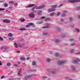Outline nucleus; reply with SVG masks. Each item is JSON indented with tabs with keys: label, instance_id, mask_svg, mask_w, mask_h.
Returning a JSON list of instances; mask_svg holds the SVG:
<instances>
[{
	"label": "nucleus",
	"instance_id": "1",
	"mask_svg": "<svg viewBox=\"0 0 80 80\" xmlns=\"http://www.w3.org/2000/svg\"><path fill=\"white\" fill-rule=\"evenodd\" d=\"M45 7V5H42L40 6L39 7H38L37 6H36L33 7L32 9V10L33 11V12H36V11H35V9H36V10H38L39 9H42V8H44Z\"/></svg>",
	"mask_w": 80,
	"mask_h": 80
},
{
	"label": "nucleus",
	"instance_id": "2",
	"mask_svg": "<svg viewBox=\"0 0 80 80\" xmlns=\"http://www.w3.org/2000/svg\"><path fill=\"white\" fill-rule=\"evenodd\" d=\"M70 3H75V2H80V0H69L68 1Z\"/></svg>",
	"mask_w": 80,
	"mask_h": 80
},
{
	"label": "nucleus",
	"instance_id": "3",
	"mask_svg": "<svg viewBox=\"0 0 80 80\" xmlns=\"http://www.w3.org/2000/svg\"><path fill=\"white\" fill-rule=\"evenodd\" d=\"M66 62L65 61H59L58 62V65H61L62 64H63V63H65Z\"/></svg>",
	"mask_w": 80,
	"mask_h": 80
},
{
	"label": "nucleus",
	"instance_id": "4",
	"mask_svg": "<svg viewBox=\"0 0 80 80\" xmlns=\"http://www.w3.org/2000/svg\"><path fill=\"white\" fill-rule=\"evenodd\" d=\"M35 5L33 4H29L28 6L26 7V8H32L33 7H34Z\"/></svg>",
	"mask_w": 80,
	"mask_h": 80
},
{
	"label": "nucleus",
	"instance_id": "5",
	"mask_svg": "<svg viewBox=\"0 0 80 80\" xmlns=\"http://www.w3.org/2000/svg\"><path fill=\"white\" fill-rule=\"evenodd\" d=\"M50 24L49 23H46V26L43 27H42V28H49L50 27Z\"/></svg>",
	"mask_w": 80,
	"mask_h": 80
},
{
	"label": "nucleus",
	"instance_id": "6",
	"mask_svg": "<svg viewBox=\"0 0 80 80\" xmlns=\"http://www.w3.org/2000/svg\"><path fill=\"white\" fill-rule=\"evenodd\" d=\"M29 16L30 18H34L35 17V14L32 12H31L29 14Z\"/></svg>",
	"mask_w": 80,
	"mask_h": 80
},
{
	"label": "nucleus",
	"instance_id": "7",
	"mask_svg": "<svg viewBox=\"0 0 80 80\" xmlns=\"http://www.w3.org/2000/svg\"><path fill=\"white\" fill-rule=\"evenodd\" d=\"M3 22H4V23H10V21L8 19H6L3 20Z\"/></svg>",
	"mask_w": 80,
	"mask_h": 80
},
{
	"label": "nucleus",
	"instance_id": "8",
	"mask_svg": "<svg viewBox=\"0 0 80 80\" xmlns=\"http://www.w3.org/2000/svg\"><path fill=\"white\" fill-rule=\"evenodd\" d=\"M55 11V9L51 8L48 9V12H54V11Z\"/></svg>",
	"mask_w": 80,
	"mask_h": 80
},
{
	"label": "nucleus",
	"instance_id": "9",
	"mask_svg": "<svg viewBox=\"0 0 80 80\" xmlns=\"http://www.w3.org/2000/svg\"><path fill=\"white\" fill-rule=\"evenodd\" d=\"M24 45H25L24 43H22L21 45H20V43L18 44V47H19L20 48H22V47H23Z\"/></svg>",
	"mask_w": 80,
	"mask_h": 80
},
{
	"label": "nucleus",
	"instance_id": "10",
	"mask_svg": "<svg viewBox=\"0 0 80 80\" xmlns=\"http://www.w3.org/2000/svg\"><path fill=\"white\" fill-rule=\"evenodd\" d=\"M9 48L8 47L2 46L1 48V49H4V50H8Z\"/></svg>",
	"mask_w": 80,
	"mask_h": 80
},
{
	"label": "nucleus",
	"instance_id": "11",
	"mask_svg": "<svg viewBox=\"0 0 80 80\" xmlns=\"http://www.w3.org/2000/svg\"><path fill=\"white\" fill-rule=\"evenodd\" d=\"M78 62H80V59H78L77 60H75L73 61V63H78Z\"/></svg>",
	"mask_w": 80,
	"mask_h": 80
},
{
	"label": "nucleus",
	"instance_id": "12",
	"mask_svg": "<svg viewBox=\"0 0 80 80\" xmlns=\"http://www.w3.org/2000/svg\"><path fill=\"white\" fill-rule=\"evenodd\" d=\"M37 63V62L35 61H33L32 62V66H34V65H36Z\"/></svg>",
	"mask_w": 80,
	"mask_h": 80
},
{
	"label": "nucleus",
	"instance_id": "13",
	"mask_svg": "<svg viewBox=\"0 0 80 80\" xmlns=\"http://www.w3.org/2000/svg\"><path fill=\"white\" fill-rule=\"evenodd\" d=\"M34 75H35L32 74L31 75H29L26 76V77H27V78H32V77L33 76H34Z\"/></svg>",
	"mask_w": 80,
	"mask_h": 80
},
{
	"label": "nucleus",
	"instance_id": "14",
	"mask_svg": "<svg viewBox=\"0 0 80 80\" xmlns=\"http://www.w3.org/2000/svg\"><path fill=\"white\" fill-rule=\"evenodd\" d=\"M19 30H20L21 31H23L24 30H26V28H21L20 29H19Z\"/></svg>",
	"mask_w": 80,
	"mask_h": 80
},
{
	"label": "nucleus",
	"instance_id": "15",
	"mask_svg": "<svg viewBox=\"0 0 80 80\" xmlns=\"http://www.w3.org/2000/svg\"><path fill=\"white\" fill-rule=\"evenodd\" d=\"M57 5H53L52 6H51V8H57Z\"/></svg>",
	"mask_w": 80,
	"mask_h": 80
},
{
	"label": "nucleus",
	"instance_id": "16",
	"mask_svg": "<svg viewBox=\"0 0 80 80\" xmlns=\"http://www.w3.org/2000/svg\"><path fill=\"white\" fill-rule=\"evenodd\" d=\"M22 70V68H20V70L19 71L18 75L19 76H22V75L20 73V72Z\"/></svg>",
	"mask_w": 80,
	"mask_h": 80
},
{
	"label": "nucleus",
	"instance_id": "17",
	"mask_svg": "<svg viewBox=\"0 0 80 80\" xmlns=\"http://www.w3.org/2000/svg\"><path fill=\"white\" fill-rule=\"evenodd\" d=\"M50 20H51V19H50V18H46L45 20L44 21L45 22H47V21H50Z\"/></svg>",
	"mask_w": 80,
	"mask_h": 80
},
{
	"label": "nucleus",
	"instance_id": "18",
	"mask_svg": "<svg viewBox=\"0 0 80 80\" xmlns=\"http://www.w3.org/2000/svg\"><path fill=\"white\" fill-rule=\"evenodd\" d=\"M55 12L51 13L49 14V15L50 16H51V17H52L53 16H54V15H55Z\"/></svg>",
	"mask_w": 80,
	"mask_h": 80
},
{
	"label": "nucleus",
	"instance_id": "19",
	"mask_svg": "<svg viewBox=\"0 0 80 80\" xmlns=\"http://www.w3.org/2000/svg\"><path fill=\"white\" fill-rule=\"evenodd\" d=\"M20 59L21 60H22V61H24V60H25V58L24 57H21L20 58Z\"/></svg>",
	"mask_w": 80,
	"mask_h": 80
},
{
	"label": "nucleus",
	"instance_id": "20",
	"mask_svg": "<svg viewBox=\"0 0 80 80\" xmlns=\"http://www.w3.org/2000/svg\"><path fill=\"white\" fill-rule=\"evenodd\" d=\"M13 35V34L10 33H9L8 34V37H12Z\"/></svg>",
	"mask_w": 80,
	"mask_h": 80
},
{
	"label": "nucleus",
	"instance_id": "21",
	"mask_svg": "<svg viewBox=\"0 0 80 80\" xmlns=\"http://www.w3.org/2000/svg\"><path fill=\"white\" fill-rule=\"evenodd\" d=\"M69 21L71 22H72L73 21V18L72 17H70L69 18Z\"/></svg>",
	"mask_w": 80,
	"mask_h": 80
},
{
	"label": "nucleus",
	"instance_id": "22",
	"mask_svg": "<svg viewBox=\"0 0 80 80\" xmlns=\"http://www.w3.org/2000/svg\"><path fill=\"white\" fill-rule=\"evenodd\" d=\"M71 68L73 70H75L76 69L75 67H73V66H71Z\"/></svg>",
	"mask_w": 80,
	"mask_h": 80
},
{
	"label": "nucleus",
	"instance_id": "23",
	"mask_svg": "<svg viewBox=\"0 0 80 80\" xmlns=\"http://www.w3.org/2000/svg\"><path fill=\"white\" fill-rule=\"evenodd\" d=\"M55 42L56 43H58V42H60V40L58 39H56L55 40Z\"/></svg>",
	"mask_w": 80,
	"mask_h": 80
},
{
	"label": "nucleus",
	"instance_id": "24",
	"mask_svg": "<svg viewBox=\"0 0 80 80\" xmlns=\"http://www.w3.org/2000/svg\"><path fill=\"white\" fill-rule=\"evenodd\" d=\"M20 21L21 22H24L25 21V20L23 18H21L20 19Z\"/></svg>",
	"mask_w": 80,
	"mask_h": 80
},
{
	"label": "nucleus",
	"instance_id": "25",
	"mask_svg": "<svg viewBox=\"0 0 80 80\" xmlns=\"http://www.w3.org/2000/svg\"><path fill=\"white\" fill-rule=\"evenodd\" d=\"M51 73H52V74H56V72L53 71H51L50 72Z\"/></svg>",
	"mask_w": 80,
	"mask_h": 80
},
{
	"label": "nucleus",
	"instance_id": "26",
	"mask_svg": "<svg viewBox=\"0 0 80 80\" xmlns=\"http://www.w3.org/2000/svg\"><path fill=\"white\" fill-rule=\"evenodd\" d=\"M9 4H11L12 5V4H13L14 3V2L13 1H9L8 2Z\"/></svg>",
	"mask_w": 80,
	"mask_h": 80
},
{
	"label": "nucleus",
	"instance_id": "27",
	"mask_svg": "<svg viewBox=\"0 0 80 80\" xmlns=\"http://www.w3.org/2000/svg\"><path fill=\"white\" fill-rule=\"evenodd\" d=\"M14 45H15V47L17 48H18V45H17V43L16 42H14Z\"/></svg>",
	"mask_w": 80,
	"mask_h": 80
},
{
	"label": "nucleus",
	"instance_id": "28",
	"mask_svg": "<svg viewBox=\"0 0 80 80\" xmlns=\"http://www.w3.org/2000/svg\"><path fill=\"white\" fill-rule=\"evenodd\" d=\"M61 17H67V15L66 14L63 13L61 15Z\"/></svg>",
	"mask_w": 80,
	"mask_h": 80
},
{
	"label": "nucleus",
	"instance_id": "29",
	"mask_svg": "<svg viewBox=\"0 0 80 80\" xmlns=\"http://www.w3.org/2000/svg\"><path fill=\"white\" fill-rule=\"evenodd\" d=\"M4 6L5 7H7L8 6V4H7V3L4 4Z\"/></svg>",
	"mask_w": 80,
	"mask_h": 80
},
{
	"label": "nucleus",
	"instance_id": "30",
	"mask_svg": "<svg viewBox=\"0 0 80 80\" xmlns=\"http://www.w3.org/2000/svg\"><path fill=\"white\" fill-rule=\"evenodd\" d=\"M6 12L7 13H11L10 11H9V10L8 9L6 10Z\"/></svg>",
	"mask_w": 80,
	"mask_h": 80
},
{
	"label": "nucleus",
	"instance_id": "31",
	"mask_svg": "<svg viewBox=\"0 0 80 80\" xmlns=\"http://www.w3.org/2000/svg\"><path fill=\"white\" fill-rule=\"evenodd\" d=\"M74 51V49H72L70 51V52L71 53H73V51Z\"/></svg>",
	"mask_w": 80,
	"mask_h": 80
},
{
	"label": "nucleus",
	"instance_id": "32",
	"mask_svg": "<svg viewBox=\"0 0 80 80\" xmlns=\"http://www.w3.org/2000/svg\"><path fill=\"white\" fill-rule=\"evenodd\" d=\"M59 56V53H56L55 54V57H58Z\"/></svg>",
	"mask_w": 80,
	"mask_h": 80
},
{
	"label": "nucleus",
	"instance_id": "33",
	"mask_svg": "<svg viewBox=\"0 0 80 80\" xmlns=\"http://www.w3.org/2000/svg\"><path fill=\"white\" fill-rule=\"evenodd\" d=\"M7 66H8V67H10V65H11V63L10 62H8L7 64Z\"/></svg>",
	"mask_w": 80,
	"mask_h": 80
},
{
	"label": "nucleus",
	"instance_id": "34",
	"mask_svg": "<svg viewBox=\"0 0 80 80\" xmlns=\"http://www.w3.org/2000/svg\"><path fill=\"white\" fill-rule=\"evenodd\" d=\"M9 39L10 40H14V38H13V37H11L9 38Z\"/></svg>",
	"mask_w": 80,
	"mask_h": 80
},
{
	"label": "nucleus",
	"instance_id": "35",
	"mask_svg": "<svg viewBox=\"0 0 80 80\" xmlns=\"http://www.w3.org/2000/svg\"><path fill=\"white\" fill-rule=\"evenodd\" d=\"M23 80H28V78L26 76L24 77Z\"/></svg>",
	"mask_w": 80,
	"mask_h": 80
},
{
	"label": "nucleus",
	"instance_id": "36",
	"mask_svg": "<svg viewBox=\"0 0 80 80\" xmlns=\"http://www.w3.org/2000/svg\"><path fill=\"white\" fill-rule=\"evenodd\" d=\"M51 61V59L49 58H47V62H50Z\"/></svg>",
	"mask_w": 80,
	"mask_h": 80
},
{
	"label": "nucleus",
	"instance_id": "37",
	"mask_svg": "<svg viewBox=\"0 0 80 80\" xmlns=\"http://www.w3.org/2000/svg\"><path fill=\"white\" fill-rule=\"evenodd\" d=\"M65 78H66V79H68L67 80H72V79L69 78L68 77H66Z\"/></svg>",
	"mask_w": 80,
	"mask_h": 80
},
{
	"label": "nucleus",
	"instance_id": "38",
	"mask_svg": "<svg viewBox=\"0 0 80 80\" xmlns=\"http://www.w3.org/2000/svg\"><path fill=\"white\" fill-rule=\"evenodd\" d=\"M60 15V12H57V16H59Z\"/></svg>",
	"mask_w": 80,
	"mask_h": 80
},
{
	"label": "nucleus",
	"instance_id": "39",
	"mask_svg": "<svg viewBox=\"0 0 80 80\" xmlns=\"http://www.w3.org/2000/svg\"><path fill=\"white\" fill-rule=\"evenodd\" d=\"M76 30L78 32H80V29L78 28H76Z\"/></svg>",
	"mask_w": 80,
	"mask_h": 80
},
{
	"label": "nucleus",
	"instance_id": "40",
	"mask_svg": "<svg viewBox=\"0 0 80 80\" xmlns=\"http://www.w3.org/2000/svg\"><path fill=\"white\" fill-rule=\"evenodd\" d=\"M30 27V26L29 24H28L26 25V28H28L29 27Z\"/></svg>",
	"mask_w": 80,
	"mask_h": 80
},
{
	"label": "nucleus",
	"instance_id": "41",
	"mask_svg": "<svg viewBox=\"0 0 80 80\" xmlns=\"http://www.w3.org/2000/svg\"><path fill=\"white\" fill-rule=\"evenodd\" d=\"M67 11H63V13L65 14V13H67Z\"/></svg>",
	"mask_w": 80,
	"mask_h": 80
},
{
	"label": "nucleus",
	"instance_id": "42",
	"mask_svg": "<svg viewBox=\"0 0 80 80\" xmlns=\"http://www.w3.org/2000/svg\"><path fill=\"white\" fill-rule=\"evenodd\" d=\"M29 26H32V25H33V24L32 23H29Z\"/></svg>",
	"mask_w": 80,
	"mask_h": 80
},
{
	"label": "nucleus",
	"instance_id": "43",
	"mask_svg": "<svg viewBox=\"0 0 80 80\" xmlns=\"http://www.w3.org/2000/svg\"><path fill=\"white\" fill-rule=\"evenodd\" d=\"M42 23H43V22L40 21L38 23V24H42Z\"/></svg>",
	"mask_w": 80,
	"mask_h": 80
},
{
	"label": "nucleus",
	"instance_id": "44",
	"mask_svg": "<svg viewBox=\"0 0 80 80\" xmlns=\"http://www.w3.org/2000/svg\"><path fill=\"white\" fill-rule=\"evenodd\" d=\"M5 10V9L3 8H0V11H3Z\"/></svg>",
	"mask_w": 80,
	"mask_h": 80
},
{
	"label": "nucleus",
	"instance_id": "45",
	"mask_svg": "<svg viewBox=\"0 0 80 80\" xmlns=\"http://www.w3.org/2000/svg\"><path fill=\"white\" fill-rule=\"evenodd\" d=\"M75 45V43H72L71 44V46H74V45Z\"/></svg>",
	"mask_w": 80,
	"mask_h": 80
},
{
	"label": "nucleus",
	"instance_id": "46",
	"mask_svg": "<svg viewBox=\"0 0 80 80\" xmlns=\"http://www.w3.org/2000/svg\"><path fill=\"white\" fill-rule=\"evenodd\" d=\"M5 78V76L4 75H3L1 76V79H3Z\"/></svg>",
	"mask_w": 80,
	"mask_h": 80
},
{
	"label": "nucleus",
	"instance_id": "47",
	"mask_svg": "<svg viewBox=\"0 0 80 80\" xmlns=\"http://www.w3.org/2000/svg\"><path fill=\"white\" fill-rule=\"evenodd\" d=\"M43 34L44 35H47V32H43Z\"/></svg>",
	"mask_w": 80,
	"mask_h": 80
},
{
	"label": "nucleus",
	"instance_id": "48",
	"mask_svg": "<svg viewBox=\"0 0 80 80\" xmlns=\"http://www.w3.org/2000/svg\"><path fill=\"white\" fill-rule=\"evenodd\" d=\"M0 40L3 41V39L2 38L0 37Z\"/></svg>",
	"mask_w": 80,
	"mask_h": 80
},
{
	"label": "nucleus",
	"instance_id": "49",
	"mask_svg": "<svg viewBox=\"0 0 80 80\" xmlns=\"http://www.w3.org/2000/svg\"><path fill=\"white\" fill-rule=\"evenodd\" d=\"M56 29H57V30H60V28H58V27H56Z\"/></svg>",
	"mask_w": 80,
	"mask_h": 80
},
{
	"label": "nucleus",
	"instance_id": "50",
	"mask_svg": "<svg viewBox=\"0 0 80 80\" xmlns=\"http://www.w3.org/2000/svg\"><path fill=\"white\" fill-rule=\"evenodd\" d=\"M75 40L73 39H69V41H74Z\"/></svg>",
	"mask_w": 80,
	"mask_h": 80
},
{
	"label": "nucleus",
	"instance_id": "51",
	"mask_svg": "<svg viewBox=\"0 0 80 80\" xmlns=\"http://www.w3.org/2000/svg\"><path fill=\"white\" fill-rule=\"evenodd\" d=\"M41 18L42 19H43L44 18H45V17L44 16H42V17H41Z\"/></svg>",
	"mask_w": 80,
	"mask_h": 80
},
{
	"label": "nucleus",
	"instance_id": "52",
	"mask_svg": "<svg viewBox=\"0 0 80 80\" xmlns=\"http://www.w3.org/2000/svg\"><path fill=\"white\" fill-rule=\"evenodd\" d=\"M17 63L18 64H20V63H21V62H20V61H18L17 62Z\"/></svg>",
	"mask_w": 80,
	"mask_h": 80
},
{
	"label": "nucleus",
	"instance_id": "53",
	"mask_svg": "<svg viewBox=\"0 0 80 80\" xmlns=\"http://www.w3.org/2000/svg\"><path fill=\"white\" fill-rule=\"evenodd\" d=\"M17 5H18V3H15L14 4V6H17Z\"/></svg>",
	"mask_w": 80,
	"mask_h": 80
},
{
	"label": "nucleus",
	"instance_id": "54",
	"mask_svg": "<svg viewBox=\"0 0 80 80\" xmlns=\"http://www.w3.org/2000/svg\"><path fill=\"white\" fill-rule=\"evenodd\" d=\"M43 78H47V77L46 76H44L42 77Z\"/></svg>",
	"mask_w": 80,
	"mask_h": 80
},
{
	"label": "nucleus",
	"instance_id": "55",
	"mask_svg": "<svg viewBox=\"0 0 80 80\" xmlns=\"http://www.w3.org/2000/svg\"><path fill=\"white\" fill-rule=\"evenodd\" d=\"M13 8V7H12L11 6H10L9 7V9H12V8Z\"/></svg>",
	"mask_w": 80,
	"mask_h": 80
},
{
	"label": "nucleus",
	"instance_id": "56",
	"mask_svg": "<svg viewBox=\"0 0 80 80\" xmlns=\"http://www.w3.org/2000/svg\"><path fill=\"white\" fill-rule=\"evenodd\" d=\"M12 72H10V73H9L8 74V75H11V74H12Z\"/></svg>",
	"mask_w": 80,
	"mask_h": 80
},
{
	"label": "nucleus",
	"instance_id": "57",
	"mask_svg": "<svg viewBox=\"0 0 80 80\" xmlns=\"http://www.w3.org/2000/svg\"><path fill=\"white\" fill-rule=\"evenodd\" d=\"M4 52H8V51L7 50H4L3 51Z\"/></svg>",
	"mask_w": 80,
	"mask_h": 80
},
{
	"label": "nucleus",
	"instance_id": "58",
	"mask_svg": "<svg viewBox=\"0 0 80 80\" xmlns=\"http://www.w3.org/2000/svg\"><path fill=\"white\" fill-rule=\"evenodd\" d=\"M14 66H15V67H18V65H17V64H14Z\"/></svg>",
	"mask_w": 80,
	"mask_h": 80
},
{
	"label": "nucleus",
	"instance_id": "59",
	"mask_svg": "<svg viewBox=\"0 0 80 80\" xmlns=\"http://www.w3.org/2000/svg\"><path fill=\"white\" fill-rule=\"evenodd\" d=\"M62 6H63V4H61L58 7L59 8V7H62Z\"/></svg>",
	"mask_w": 80,
	"mask_h": 80
},
{
	"label": "nucleus",
	"instance_id": "60",
	"mask_svg": "<svg viewBox=\"0 0 80 80\" xmlns=\"http://www.w3.org/2000/svg\"><path fill=\"white\" fill-rule=\"evenodd\" d=\"M78 18H79V19H80V15H78Z\"/></svg>",
	"mask_w": 80,
	"mask_h": 80
},
{
	"label": "nucleus",
	"instance_id": "61",
	"mask_svg": "<svg viewBox=\"0 0 80 80\" xmlns=\"http://www.w3.org/2000/svg\"><path fill=\"white\" fill-rule=\"evenodd\" d=\"M61 22H64V20L63 19H62L61 20Z\"/></svg>",
	"mask_w": 80,
	"mask_h": 80
},
{
	"label": "nucleus",
	"instance_id": "62",
	"mask_svg": "<svg viewBox=\"0 0 80 80\" xmlns=\"http://www.w3.org/2000/svg\"><path fill=\"white\" fill-rule=\"evenodd\" d=\"M17 79L18 80H21V78H17Z\"/></svg>",
	"mask_w": 80,
	"mask_h": 80
},
{
	"label": "nucleus",
	"instance_id": "63",
	"mask_svg": "<svg viewBox=\"0 0 80 80\" xmlns=\"http://www.w3.org/2000/svg\"><path fill=\"white\" fill-rule=\"evenodd\" d=\"M29 59H30V58H29L28 57V58H27L26 60H29Z\"/></svg>",
	"mask_w": 80,
	"mask_h": 80
},
{
	"label": "nucleus",
	"instance_id": "64",
	"mask_svg": "<svg viewBox=\"0 0 80 80\" xmlns=\"http://www.w3.org/2000/svg\"><path fill=\"white\" fill-rule=\"evenodd\" d=\"M78 55H80V52H78L77 53Z\"/></svg>",
	"mask_w": 80,
	"mask_h": 80
}]
</instances>
